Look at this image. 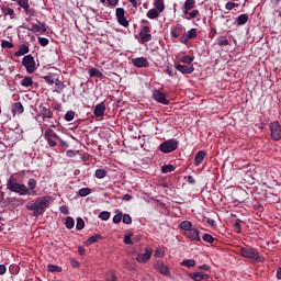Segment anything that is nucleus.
Listing matches in <instances>:
<instances>
[{
    "label": "nucleus",
    "instance_id": "f257e3e1",
    "mask_svg": "<svg viewBox=\"0 0 281 281\" xmlns=\"http://www.w3.org/2000/svg\"><path fill=\"white\" fill-rule=\"evenodd\" d=\"M7 188L10 192H15V194H19L20 196H30L32 194L36 196V179L34 178L27 180L26 187L25 184L16 182V179L10 177L7 182Z\"/></svg>",
    "mask_w": 281,
    "mask_h": 281
},
{
    "label": "nucleus",
    "instance_id": "f03ea898",
    "mask_svg": "<svg viewBox=\"0 0 281 281\" xmlns=\"http://www.w3.org/2000/svg\"><path fill=\"white\" fill-rule=\"evenodd\" d=\"M52 203V196H44L35 201L33 204H27L26 210L33 212V216H41L45 212L46 207H49Z\"/></svg>",
    "mask_w": 281,
    "mask_h": 281
},
{
    "label": "nucleus",
    "instance_id": "7ed1b4c3",
    "mask_svg": "<svg viewBox=\"0 0 281 281\" xmlns=\"http://www.w3.org/2000/svg\"><path fill=\"white\" fill-rule=\"evenodd\" d=\"M239 255L243 258H247L248 260H250V262H260L262 260V257H260V252L258 251V249L251 246L241 247L239 249Z\"/></svg>",
    "mask_w": 281,
    "mask_h": 281
},
{
    "label": "nucleus",
    "instance_id": "20e7f679",
    "mask_svg": "<svg viewBox=\"0 0 281 281\" xmlns=\"http://www.w3.org/2000/svg\"><path fill=\"white\" fill-rule=\"evenodd\" d=\"M179 148V142L177 139H168L159 145V151L168 155V153H175Z\"/></svg>",
    "mask_w": 281,
    "mask_h": 281
},
{
    "label": "nucleus",
    "instance_id": "39448f33",
    "mask_svg": "<svg viewBox=\"0 0 281 281\" xmlns=\"http://www.w3.org/2000/svg\"><path fill=\"white\" fill-rule=\"evenodd\" d=\"M22 65L25 67L27 74H34L36 71V61L32 55H25L22 59Z\"/></svg>",
    "mask_w": 281,
    "mask_h": 281
},
{
    "label": "nucleus",
    "instance_id": "423d86ee",
    "mask_svg": "<svg viewBox=\"0 0 281 281\" xmlns=\"http://www.w3.org/2000/svg\"><path fill=\"white\" fill-rule=\"evenodd\" d=\"M271 138L273 142H280L281 139V125L280 122L274 121L270 123Z\"/></svg>",
    "mask_w": 281,
    "mask_h": 281
},
{
    "label": "nucleus",
    "instance_id": "0eeeda50",
    "mask_svg": "<svg viewBox=\"0 0 281 281\" xmlns=\"http://www.w3.org/2000/svg\"><path fill=\"white\" fill-rule=\"evenodd\" d=\"M115 16L117 23H120L123 27H128V20H126V11L123 8H116Z\"/></svg>",
    "mask_w": 281,
    "mask_h": 281
},
{
    "label": "nucleus",
    "instance_id": "6e6552de",
    "mask_svg": "<svg viewBox=\"0 0 281 281\" xmlns=\"http://www.w3.org/2000/svg\"><path fill=\"white\" fill-rule=\"evenodd\" d=\"M153 257V248H145V254H139L136 257V260L142 265H146L148 260Z\"/></svg>",
    "mask_w": 281,
    "mask_h": 281
},
{
    "label": "nucleus",
    "instance_id": "1a4fd4ad",
    "mask_svg": "<svg viewBox=\"0 0 281 281\" xmlns=\"http://www.w3.org/2000/svg\"><path fill=\"white\" fill-rule=\"evenodd\" d=\"M153 98L156 102H159V104H170V101L166 98V93L161 92V90H155Z\"/></svg>",
    "mask_w": 281,
    "mask_h": 281
},
{
    "label": "nucleus",
    "instance_id": "9d476101",
    "mask_svg": "<svg viewBox=\"0 0 281 281\" xmlns=\"http://www.w3.org/2000/svg\"><path fill=\"white\" fill-rule=\"evenodd\" d=\"M132 65L137 68L150 67V63H148V58L146 57L133 58Z\"/></svg>",
    "mask_w": 281,
    "mask_h": 281
},
{
    "label": "nucleus",
    "instance_id": "9b49d317",
    "mask_svg": "<svg viewBox=\"0 0 281 281\" xmlns=\"http://www.w3.org/2000/svg\"><path fill=\"white\" fill-rule=\"evenodd\" d=\"M106 111V104L104 102L98 103L93 109V115L97 117H104V113Z\"/></svg>",
    "mask_w": 281,
    "mask_h": 281
},
{
    "label": "nucleus",
    "instance_id": "f8f14e48",
    "mask_svg": "<svg viewBox=\"0 0 281 281\" xmlns=\"http://www.w3.org/2000/svg\"><path fill=\"white\" fill-rule=\"evenodd\" d=\"M199 234H201V232L199 229L191 228L184 235L187 236V238H189V240H196L198 243H201V237L199 236Z\"/></svg>",
    "mask_w": 281,
    "mask_h": 281
},
{
    "label": "nucleus",
    "instance_id": "ddd939ff",
    "mask_svg": "<svg viewBox=\"0 0 281 281\" xmlns=\"http://www.w3.org/2000/svg\"><path fill=\"white\" fill-rule=\"evenodd\" d=\"M29 30H30V32L37 33V34H45L47 32L45 24H43L38 21L36 24H33L32 27Z\"/></svg>",
    "mask_w": 281,
    "mask_h": 281
},
{
    "label": "nucleus",
    "instance_id": "4468645a",
    "mask_svg": "<svg viewBox=\"0 0 281 281\" xmlns=\"http://www.w3.org/2000/svg\"><path fill=\"white\" fill-rule=\"evenodd\" d=\"M194 8H196V1L195 0H186L184 4L182 7V13L184 15H188V12H190V10H194Z\"/></svg>",
    "mask_w": 281,
    "mask_h": 281
},
{
    "label": "nucleus",
    "instance_id": "2eb2a0df",
    "mask_svg": "<svg viewBox=\"0 0 281 281\" xmlns=\"http://www.w3.org/2000/svg\"><path fill=\"white\" fill-rule=\"evenodd\" d=\"M177 71H180V74L183 75H190L194 71V66H183L181 64H176Z\"/></svg>",
    "mask_w": 281,
    "mask_h": 281
},
{
    "label": "nucleus",
    "instance_id": "dca6fc26",
    "mask_svg": "<svg viewBox=\"0 0 281 281\" xmlns=\"http://www.w3.org/2000/svg\"><path fill=\"white\" fill-rule=\"evenodd\" d=\"M205 157H207L206 151H204V150L198 151L194 157V166H201V164H203V159H205Z\"/></svg>",
    "mask_w": 281,
    "mask_h": 281
},
{
    "label": "nucleus",
    "instance_id": "f3484780",
    "mask_svg": "<svg viewBox=\"0 0 281 281\" xmlns=\"http://www.w3.org/2000/svg\"><path fill=\"white\" fill-rule=\"evenodd\" d=\"M138 36L142 45H146V43H150V41H153V34L150 33H138Z\"/></svg>",
    "mask_w": 281,
    "mask_h": 281
},
{
    "label": "nucleus",
    "instance_id": "a211bd4d",
    "mask_svg": "<svg viewBox=\"0 0 281 281\" xmlns=\"http://www.w3.org/2000/svg\"><path fill=\"white\" fill-rule=\"evenodd\" d=\"M181 34H183V26L181 24H177L171 31V36L173 38H179Z\"/></svg>",
    "mask_w": 281,
    "mask_h": 281
},
{
    "label": "nucleus",
    "instance_id": "6ab92c4d",
    "mask_svg": "<svg viewBox=\"0 0 281 281\" xmlns=\"http://www.w3.org/2000/svg\"><path fill=\"white\" fill-rule=\"evenodd\" d=\"M23 111H25V109L23 108V103L16 102L13 104V106H12L13 115H21V113H23Z\"/></svg>",
    "mask_w": 281,
    "mask_h": 281
},
{
    "label": "nucleus",
    "instance_id": "aec40b11",
    "mask_svg": "<svg viewBox=\"0 0 281 281\" xmlns=\"http://www.w3.org/2000/svg\"><path fill=\"white\" fill-rule=\"evenodd\" d=\"M102 239V235L100 234H94L91 237H89L86 241L85 245H93V243H98V240Z\"/></svg>",
    "mask_w": 281,
    "mask_h": 281
},
{
    "label": "nucleus",
    "instance_id": "412c9836",
    "mask_svg": "<svg viewBox=\"0 0 281 281\" xmlns=\"http://www.w3.org/2000/svg\"><path fill=\"white\" fill-rule=\"evenodd\" d=\"M249 21V15H247V13L240 14L237 19H236V24L237 25H246V23Z\"/></svg>",
    "mask_w": 281,
    "mask_h": 281
},
{
    "label": "nucleus",
    "instance_id": "4be33fe9",
    "mask_svg": "<svg viewBox=\"0 0 281 281\" xmlns=\"http://www.w3.org/2000/svg\"><path fill=\"white\" fill-rule=\"evenodd\" d=\"M155 10L161 14L166 10V4L164 3V0H156L154 3Z\"/></svg>",
    "mask_w": 281,
    "mask_h": 281
},
{
    "label": "nucleus",
    "instance_id": "5701e85b",
    "mask_svg": "<svg viewBox=\"0 0 281 281\" xmlns=\"http://www.w3.org/2000/svg\"><path fill=\"white\" fill-rule=\"evenodd\" d=\"M156 267L159 273H161L162 276H168L169 273L168 266L164 265V262H158Z\"/></svg>",
    "mask_w": 281,
    "mask_h": 281
},
{
    "label": "nucleus",
    "instance_id": "b1692460",
    "mask_svg": "<svg viewBox=\"0 0 281 281\" xmlns=\"http://www.w3.org/2000/svg\"><path fill=\"white\" fill-rule=\"evenodd\" d=\"M30 52V47L27 45L22 44L18 52H15V56H25Z\"/></svg>",
    "mask_w": 281,
    "mask_h": 281
},
{
    "label": "nucleus",
    "instance_id": "393cba45",
    "mask_svg": "<svg viewBox=\"0 0 281 281\" xmlns=\"http://www.w3.org/2000/svg\"><path fill=\"white\" fill-rule=\"evenodd\" d=\"M1 10L4 16H10V19H14V9L9 7H2Z\"/></svg>",
    "mask_w": 281,
    "mask_h": 281
},
{
    "label": "nucleus",
    "instance_id": "a878e982",
    "mask_svg": "<svg viewBox=\"0 0 281 281\" xmlns=\"http://www.w3.org/2000/svg\"><path fill=\"white\" fill-rule=\"evenodd\" d=\"M89 75H90V78H102L104 76V74H102V71H100L95 68H90Z\"/></svg>",
    "mask_w": 281,
    "mask_h": 281
},
{
    "label": "nucleus",
    "instance_id": "bb28decb",
    "mask_svg": "<svg viewBox=\"0 0 281 281\" xmlns=\"http://www.w3.org/2000/svg\"><path fill=\"white\" fill-rule=\"evenodd\" d=\"M180 229H183V232L188 233L192 229V222L190 221H182L180 223Z\"/></svg>",
    "mask_w": 281,
    "mask_h": 281
},
{
    "label": "nucleus",
    "instance_id": "cd10ccee",
    "mask_svg": "<svg viewBox=\"0 0 281 281\" xmlns=\"http://www.w3.org/2000/svg\"><path fill=\"white\" fill-rule=\"evenodd\" d=\"M179 63H183V65H191V63H194V57L190 55H184L179 58Z\"/></svg>",
    "mask_w": 281,
    "mask_h": 281
},
{
    "label": "nucleus",
    "instance_id": "c85d7f7f",
    "mask_svg": "<svg viewBox=\"0 0 281 281\" xmlns=\"http://www.w3.org/2000/svg\"><path fill=\"white\" fill-rule=\"evenodd\" d=\"M44 135L46 138L60 139V137H58V134L55 133L54 130H52V128L46 130Z\"/></svg>",
    "mask_w": 281,
    "mask_h": 281
},
{
    "label": "nucleus",
    "instance_id": "c756f323",
    "mask_svg": "<svg viewBox=\"0 0 281 281\" xmlns=\"http://www.w3.org/2000/svg\"><path fill=\"white\" fill-rule=\"evenodd\" d=\"M42 115H43V120H52V117L54 116V114L52 113V110H49L48 108L42 109Z\"/></svg>",
    "mask_w": 281,
    "mask_h": 281
},
{
    "label": "nucleus",
    "instance_id": "7c9ffc66",
    "mask_svg": "<svg viewBox=\"0 0 281 281\" xmlns=\"http://www.w3.org/2000/svg\"><path fill=\"white\" fill-rule=\"evenodd\" d=\"M159 11H157L156 9H150L147 11V19H151V20H155V19H159Z\"/></svg>",
    "mask_w": 281,
    "mask_h": 281
},
{
    "label": "nucleus",
    "instance_id": "2f4dec72",
    "mask_svg": "<svg viewBox=\"0 0 281 281\" xmlns=\"http://www.w3.org/2000/svg\"><path fill=\"white\" fill-rule=\"evenodd\" d=\"M181 266L188 267V268L196 267V261L194 259H184V260H182Z\"/></svg>",
    "mask_w": 281,
    "mask_h": 281
},
{
    "label": "nucleus",
    "instance_id": "473e14b6",
    "mask_svg": "<svg viewBox=\"0 0 281 281\" xmlns=\"http://www.w3.org/2000/svg\"><path fill=\"white\" fill-rule=\"evenodd\" d=\"M34 85V80H32V77H24L21 81L22 87H32Z\"/></svg>",
    "mask_w": 281,
    "mask_h": 281
},
{
    "label": "nucleus",
    "instance_id": "72a5a7b5",
    "mask_svg": "<svg viewBox=\"0 0 281 281\" xmlns=\"http://www.w3.org/2000/svg\"><path fill=\"white\" fill-rule=\"evenodd\" d=\"M97 179H104L106 177V169H97L94 172Z\"/></svg>",
    "mask_w": 281,
    "mask_h": 281
},
{
    "label": "nucleus",
    "instance_id": "f704fd0d",
    "mask_svg": "<svg viewBox=\"0 0 281 281\" xmlns=\"http://www.w3.org/2000/svg\"><path fill=\"white\" fill-rule=\"evenodd\" d=\"M201 14V12L196 9L192 10L191 12L188 11L187 15L189 18H187L188 21L192 20V19H196V16H199Z\"/></svg>",
    "mask_w": 281,
    "mask_h": 281
},
{
    "label": "nucleus",
    "instance_id": "c9c22d12",
    "mask_svg": "<svg viewBox=\"0 0 281 281\" xmlns=\"http://www.w3.org/2000/svg\"><path fill=\"white\" fill-rule=\"evenodd\" d=\"M161 172L164 175H166L168 172H175V166L173 165H165L161 167Z\"/></svg>",
    "mask_w": 281,
    "mask_h": 281
},
{
    "label": "nucleus",
    "instance_id": "e433bc0d",
    "mask_svg": "<svg viewBox=\"0 0 281 281\" xmlns=\"http://www.w3.org/2000/svg\"><path fill=\"white\" fill-rule=\"evenodd\" d=\"M47 269L50 273H60L63 271V268L54 265H48Z\"/></svg>",
    "mask_w": 281,
    "mask_h": 281
},
{
    "label": "nucleus",
    "instance_id": "4c0bfd02",
    "mask_svg": "<svg viewBox=\"0 0 281 281\" xmlns=\"http://www.w3.org/2000/svg\"><path fill=\"white\" fill-rule=\"evenodd\" d=\"M89 194H91V188H82L78 192L79 196H89Z\"/></svg>",
    "mask_w": 281,
    "mask_h": 281
},
{
    "label": "nucleus",
    "instance_id": "58836bf2",
    "mask_svg": "<svg viewBox=\"0 0 281 281\" xmlns=\"http://www.w3.org/2000/svg\"><path fill=\"white\" fill-rule=\"evenodd\" d=\"M76 229H77L78 232L85 229V220H82L81 217H78V218H77Z\"/></svg>",
    "mask_w": 281,
    "mask_h": 281
},
{
    "label": "nucleus",
    "instance_id": "ea45409f",
    "mask_svg": "<svg viewBox=\"0 0 281 281\" xmlns=\"http://www.w3.org/2000/svg\"><path fill=\"white\" fill-rule=\"evenodd\" d=\"M99 218H101V221H109V218H111V213L108 211H102L99 214Z\"/></svg>",
    "mask_w": 281,
    "mask_h": 281
},
{
    "label": "nucleus",
    "instance_id": "a19ab883",
    "mask_svg": "<svg viewBox=\"0 0 281 281\" xmlns=\"http://www.w3.org/2000/svg\"><path fill=\"white\" fill-rule=\"evenodd\" d=\"M187 38L191 41L192 38H196V29H191L187 33Z\"/></svg>",
    "mask_w": 281,
    "mask_h": 281
},
{
    "label": "nucleus",
    "instance_id": "79ce46f5",
    "mask_svg": "<svg viewBox=\"0 0 281 281\" xmlns=\"http://www.w3.org/2000/svg\"><path fill=\"white\" fill-rule=\"evenodd\" d=\"M122 221L125 225H131L133 223V218L128 214H124L122 216Z\"/></svg>",
    "mask_w": 281,
    "mask_h": 281
},
{
    "label": "nucleus",
    "instance_id": "37998d69",
    "mask_svg": "<svg viewBox=\"0 0 281 281\" xmlns=\"http://www.w3.org/2000/svg\"><path fill=\"white\" fill-rule=\"evenodd\" d=\"M44 80L48 85H56V79H54V77H52V75L44 76Z\"/></svg>",
    "mask_w": 281,
    "mask_h": 281
},
{
    "label": "nucleus",
    "instance_id": "c03bdc74",
    "mask_svg": "<svg viewBox=\"0 0 281 281\" xmlns=\"http://www.w3.org/2000/svg\"><path fill=\"white\" fill-rule=\"evenodd\" d=\"M202 239L204 240V243H210V244L214 243V237L210 234H204Z\"/></svg>",
    "mask_w": 281,
    "mask_h": 281
},
{
    "label": "nucleus",
    "instance_id": "a18cd8bd",
    "mask_svg": "<svg viewBox=\"0 0 281 281\" xmlns=\"http://www.w3.org/2000/svg\"><path fill=\"white\" fill-rule=\"evenodd\" d=\"M18 5L24 10L25 8L30 7V0H19Z\"/></svg>",
    "mask_w": 281,
    "mask_h": 281
},
{
    "label": "nucleus",
    "instance_id": "49530a36",
    "mask_svg": "<svg viewBox=\"0 0 281 281\" xmlns=\"http://www.w3.org/2000/svg\"><path fill=\"white\" fill-rule=\"evenodd\" d=\"M38 43L42 47H47V45H49V40H47V37H38Z\"/></svg>",
    "mask_w": 281,
    "mask_h": 281
},
{
    "label": "nucleus",
    "instance_id": "de8ad7c7",
    "mask_svg": "<svg viewBox=\"0 0 281 281\" xmlns=\"http://www.w3.org/2000/svg\"><path fill=\"white\" fill-rule=\"evenodd\" d=\"M122 212L117 213L116 215L113 216V223H115V225H117L119 223H122Z\"/></svg>",
    "mask_w": 281,
    "mask_h": 281
},
{
    "label": "nucleus",
    "instance_id": "09e8293b",
    "mask_svg": "<svg viewBox=\"0 0 281 281\" xmlns=\"http://www.w3.org/2000/svg\"><path fill=\"white\" fill-rule=\"evenodd\" d=\"M1 47H7L8 49H12V47H14V44H12V42L10 41H2L1 42Z\"/></svg>",
    "mask_w": 281,
    "mask_h": 281
},
{
    "label": "nucleus",
    "instance_id": "8fccbe9b",
    "mask_svg": "<svg viewBox=\"0 0 281 281\" xmlns=\"http://www.w3.org/2000/svg\"><path fill=\"white\" fill-rule=\"evenodd\" d=\"M106 281H117V277L115 276V272L112 271V272H109L108 276H106Z\"/></svg>",
    "mask_w": 281,
    "mask_h": 281
},
{
    "label": "nucleus",
    "instance_id": "3c124183",
    "mask_svg": "<svg viewBox=\"0 0 281 281\" xmlns=\"http://www.w3.org/2000/svg\"><path fill=\"white\" fill-rule=\"evenodd\" d=\"M225 8H226L228 11H232V10H234V8H238V3H235V2L229 1V2H227V3L225 4Z\"/></svg>",
    "mask_w": 281,
    "mask_h": 281
},
{
    "label": "nucleus",
    "instance_id": "603ef678",
    "mask_svg": "<svg viewBox=\"0 0 281 281\" xmlns=\"http://www.w3.org/2000/svg\"><path fill=\"white\" fill-rule=\"evenodd\" d=\"M217 45L220 47H227V45H229V40H227V38L221 40L217 42Z\"/></svg>",
    "mask_w": 281,
    "mask_h": 281
},
{
    "label": "nucleus",
    "instance_id": "864d4df0",
    "mask_svg": "<svg viewBox=\"0 0 281 281\" xmlns=\"http://www.w3.org/2000/svg\"><path fill=\"white\" fill-rule=\"evenodd\" d=\"M166 74H168V76H170L171 78H172L173 76H177V72H176L175 69H172V67H170V66H167Z\"/></svg>",
    "mask_w": 281,
    "mask_h": 281
},
{
    "label": "nucleus",
    "instance_id": "5fc2aeb1",
    "mask_svg": "<svg viewBox=\"0 0 281 281\" xmlns=\"http://www.w3.org/2000/svg\"><path fill=\"white\" fill-rule=\"evenodd\" d=\"M139 34H150V26L148 25L142 26Z\"/></svg>",
    "mask_w": 281,
    "mask_h": 281
},
{
    "label": "nucleus",
    "instance_id": "6e6d98bb",
    "mask_svg": "<svg viewBox=\"0 0 281 281\" xmlns=\"http://www.w3.org/2000/svg\"><path fill=\"white\" fill-rule=\"evenodd\" d=\"M24 12L27 16H34V9L30 8V5L24 8Z\"/></svg>",
    "mask_w": 281,
    "mask_h": 281
},
{
    "label": "nucleus",
    "instance_id": "4d7b16f0",
    "mask_svg": "<svg viewBox=\"0 0 281 281\" xmlns=\"http://www.w3.org/2000/svg\"><path fill=\"white\" fill-rule=\"evenodd\" d=\"M123 243L125 245H133V239H131V235H125Z\"/></svg>",
    "mask_w": 281,
    "mask_h": 281
},
{
    "label": "nucleus",
    "instance_id": "13d9d810",
    "mask_svg": "<svg viewBox=\"0 0 281 281\" xmlns=\"http://www.w3.org/2000/svg\"><path fill=\"white\" fill-rule=\"evenodd\" d=\"M198 269L200 271H210L211 267L204 263L202 266H199Z\"/></svg>",
    "mask_w": 281,
    "mask_h": 281
},
{
    "label": "nucleus",
    "instance_id": "bf43d9fd",
    "mask_svg": "<svg viewBox=\"0 0 281 281\" xmlns=\"http://www.w3.org/2000/svg\"><path fill=\"white\" fill-rule=\"evenodd\" d=\"M216 34H217L216 29L212 27L209 33V38H214V36H216Z\"/></svg>",
    "mask_w": 281,
    "mask_h": 281
},
{
    "label": "nucleus",
    "instance_id": "052dcab7",
    "mask_svg": "<svg viewBox=\"0 0 281 281\" xmlns=\"http://www.w3.org/2000/svg\"><path fill=\"white\" fill-rule=\"evenodd\" d=\"M122 200H123V201H133V195L126 193V194H124V195L122 196Z\"/></svg>",
    "mask_w": 281,
    "mask_h": 281
},
{
    "label": "nucleus",
    "instance_id": "680f3d73",
    "mask_svg": "<svg viewBox=\"0 0 281 281\" xmlns=\"http://www.w3.org/2000/svg\"><path fill=\"white\" fill-rule=\"evenodd\" d=\"M117 3H120V0H108V4L112 5V8H115V5H117Z\"/></svg>",
    "mask_w": 281,
    "mask_h": 281
},
{
    "label": "nucleus",
    "instance_id": "e2e57ef3",
    "mask_svg": "<svg viewBox=\"0 0 281 281\" xmlns=\"http://www.w3.org/2000/svg\"><path fill=\"white\" fill-rule=\"evenodd\" d=\"M235 228L237 229V234H240V220H237L234 224Z\"/></svg>",
    "mask_w": 281,
    "mask_h": 281
},
{
    "label": "nucleus",
    "instance_id": "0e129e2a",
    "mask_svg": "<svg viewBox=\"0 0 281 281\" xmlns=\"http://www.w3.org/2000/svg\"><path fill=\"white\" fill-rule=\"evenodd\" d=\"M59 211L61 212V214H69V209H67L65 205H61L59 207Z\"/></svg>",
    "mask_w": 281,
    "mask_h": 281
},
{
    "label": "nucleus",
    "instance_id": "69168bd1",
    "mask_svg": "<svg viewBox=\"0 0 281 281\" xmlns=\"http://www.w3.org/2000/svg\"><path fill=\"white\" fill-rule=\"evenodd\" d=\"M66 227H67L68 229H71V216H68V217L66 218Z\"/></svg>",
    "mask_w": 281,
    "mask_h": 281
},
{
    "label": "nucleus",
    "instance_id": "338daca9",
    "mask_svg": "<svg viewBox=\"0 0 281 281\" xmlns=\"http://www.w3.org/2000/svg\"><path fill=\"white\" fill-rule=\"evenodd\" d=\"M78 254H79V256H85V254H86L85 247L79 246L78 247Z\"/></svg>",
    "mask_w": 281,
    "mask_h": 281
},
{
    "label": "nucleus",
    "instance_id": "774afa93",
    "mask_svg": "<svg viewBox=\"0 0 281 281\" xmlns=\"http://www.w3.org/2000/svg\"><path fill=\"white\" fill-rule=\"evenodd\" d=\"M48 142V145L50 146V148H54V146H56V143L54 142V138H46Z\"/></svg>",
    "mask_w": 281,
    "mask_h": 281
}]
</instances>
